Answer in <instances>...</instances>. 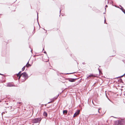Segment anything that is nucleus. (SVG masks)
Returning <instances> with one entry per match:
<instances>
[{
    "instance_id": "obj_1",
    "label": "nucleus",
    "mask_w": 125,
    "mask_h": 125,
    "mask_svg": "<svg viewBox=\"0 0 125 125\" xmlns=\"http://www.w3.org/2000/svg\"><path fill=\"white\" fill-rule=\"evenodd\" d=\"M125 121L124 119H121L115 121V125H124Z\"/></svg>"
},
{
    "instance_id": "obj_2",
    "label": "nucleus",
    "mask_w": 125,
    "mask_h": 125,
    "mask_svg": "<svg viewBox=\"0 0 125 125\" xmlns=\"http://www.w3.org/2000/svg\"><path fill=\"white\" fill-rule=\"evenodd\" d=\"M22 77H24V79L22 81V82H24L26 79H27L28 77V75L25 72H24L21 74Z\"/></svg>"
},
{
    "instance_id": "obj_3",
    "label": "nucleus",
    "mask_w": 125,
    "mask_h": 125,
    "mask_svg": "<svg viewBox=\"0 0 125 125\" xmlns=\"http://www.w3.org/2000/svg\"><path fill=\"white\" fill-rule=\"evenodd\" d=\"M42 119V118L40 117L38 118H35L33 120V123H39Z\"/></svg>"
},
{
    "instance_id": "obj_4",
    "label": "nucleus",
    "mask_w": 125,
    "mask_h": 125,
    "mask_svg": "<svg viewBox=\"0 0 125 125\" xmlns=\"http://www.w3.org/2000/svg\"><path fill=\"white\" fill-rule=\"evenodd\" d=\"M78 78H67L66 80H68L69 81L71 82H73L75 81L76 80L78 79Z\"/></svg>"
},
{
    "instance_id": "obj_5",
    "label": "nucleus",
    "mask_w": 125,
    "mask_h": 125,
    "mask_svg": "<svg viewBox=\"0 0 125 125\" xmlns=\"http://www.w3.org/2000/svg\"><path fill=\"white\" fill-rule=\"evenodd\" d=\"M80 110H78L74 114L73 117H75L77 116L78 115H79V114Z\"/></svg>"
},
{
    "instance_id": "obj_6",
    "label": "nucleus",
    "mask_w": 125,
    "mask_h": 125,
    "mask_svg": "<svg viewBox=\"0 0 125 125\" xmlns=\"http://www.w3.org/2000/svg\"><path fill=\"white\" fill-rule=\"evenodd\" d=\"M95 76H96L94 74H91L87 77L86 79L88 78H89V77H95Z\"/></svg>"
},
{
    "instance_id": "obj_7",
    "label": "nucleus",
    "mask_w": 125,
    "mask_h": 125,
    "mask_svg": "<svg viewBox=\"0 0 125 125\" xmlns=\"http://www.w3.org/2000/svg\"><path fill=\"white\" fill-rule=\"evenodd\" d=\"M7 86L8 87H11L13 86V85L11 83H9L7 84Z\"/></svg>"
},
{
    "instance_id": "obj_8",
    "label": "nucleus",
    "mask_w": 125,
    "mask_h": 125,
    "mask_svg": "<svg viewBox=\"0 0 125 125\" xmlns=\"http://www.w3.org/2000/svg\"><path fill=\"white\" fill-rule=\"evenodd\" d=\"M31 65L29 63V61H28L26 65H25L26 67L28 68L29 67L31 66Z\"/></svg>"
},
{
    "instance_id": "obj_9",
    "label": "nucleus",
    "mask_w": 125,
    "mask_h": 125,
    "mask_svg": "<svg viewBox=\"0 0 125 125\" xmlns=\"http://www.w3.org/2000/svg\"><path fill=\"white\" fill-rule=\"evenodd\" d=\"M119 6H120V7H121V8H120L118 7H117V8L120 9L122 10V11H123V12H124L123 11H125V10L124 9L123 7H122L121 6V5H120Z\"/></svg>"
},
{
    "instance_id": "obj_10",
    "label": "nucleus",
    "mask_w": 125,
    "mask_h": 125,
    "mask_svg": "<svg viewBox=\"0 0 125 125\" xmlns=\"http://www.w3.org/2000/svg\"><path fill=\"white\" fill-rule=\"evenodd\" d=\"M43 115L45 117H47V114L45 111H44L43 113Z\"/></svg>"
},
{
    "instance_id": "obj_11",
    "label": "nucleus",
    "mask_w": 125,
    "mask_h": 125,
    "mask_svg": "<svg viewBox=\"0 0 125 125\" xmlns=\"http://www.w3.org/2000/svg\"><path fill=\"white\" fill-rule=\"evenodd\" d=\"M67 110H65L63 111V114L64 115H65L67 114Z\"/></svg>"
},
{
    "instance_id": "obj_12",
    "label": "nucleus",
    "mask_w": 125,
    "mask_h": 125,
    "mask_svg": "<svg viewBox=\"0 0 125 125\" xmlns=\"http://www.w3.org/2000/svg\"><path fill=\"white\" fill-rule=\"evenodd\" d=\"M17 77H19L18 79H19V80L20 79V78L22 76L21 74V75H17Z\"/></svg>"
},
{
    "instance_id": "obj_13",
    "label": "nucleus",
    "mask_w": 125,
    "mask_h": 125,
    "mask_svg": "<svg viewBox=\"0 0 125 125\" xmlns=\"http://www.w3.org/2000/svg\"><path fill=\"white\" fill-rule=\"evenodd\" d=\"M21 71H20L17 74V75H21Z\"/></svg>"
},
{
    "instance_id": "obj_14",
    "label": "nucleus",
    "mask_w": 125,
    "mask_h": 125,
    "mask_svg": "<svg viewBox=\"0 0 125 125\" xmlns=\"http://www.w3.org/2000/svg\"><path fill=\"white\" fill-rule=\"evenodd\" d=\"M26 67V66H24L23 68H22V71H23L24 70H25V67Z\"/></svg>"
},
{
    "instance_id": "obj_15",
    "label": "nucleus",
    "mask_w": 125,
    "mask_h": 125,
    "mask_svg": "<svg viewBox=\"0 0 125 125\" xmlns=\"http://www.w3.org/2000/svg\"><path fill=\"white\" fill-rule=\"evenodd\" d=\"M59 94H58L57 96H55L53 98V99H56L58 97L59 95Z\"/></svg>"
},
{
    "instance_id": "obj_16",
    "label": "nucleus",
    "mask_w": 125,
    "mask_h": 125,
    "mask_svg": "<svg viewBox=\"0 0 125 125\" xmlns=\"http://www.w3.org/2000/svg\"><path fill=\"white\" fill-rule=\"evenodd\" d=\"M125 73H124L123 75H122L121 76H119V77H116V78H120V77H122L123 76H124V75H125Z\"/></svg>"
},
{
    "instance_id": "obj_17",
    "label": "nucleus",
    "mask_w": 125,
    "mask_h": 125,
    "mask_svg": "<svg viewBox=\"0 0 125 125\" xmlns=\"http://www.w3.org/2000/svg\"><path fill=\"white\" fill-rule=\"evenodd\" d=\"M74 73H66L65 74H71Z\"/></svg>"
},
{
    "instance_id": "obj_18",
    "label": "nucleus",
    "mask_w": 125,
    "mask_h": 125,
    "mask_svg": "<svg viewBox=\"0 0 125 125\" xmlns=\"http://www.w3.org/2000/svg\"><path fill=\"white\" fill-rule=\"evenodd\" d=\"M38 13H37V20L38 21Z\"/></svg>"
},
{
    "instance_id": "obj_19",
    "label": "nucleus",
    "mask_w": 125,
    "mask_h": 125,
    "mask_svg": "<svg viewBox=\"0 0 125 125\" xmlns=\"http://www.w3.org/2000/svg\"><path fill=\"white\" fill-rule=\"evenodd\" d=\"M104 18H105V20H104V23H105V21H106L105 17H104Z\"/></svg>"
},
{
    "instance_id": "obj_20",
    "label": "nucleus",
    "mask_w": 125,
    "mask_h": 125,
    "mask_svg": "<svg viewBox=\"0 0 125 125\" xmlns=\"http://www.w3.org/2000/svg\"><path fill=\"white\" fill-rule=\"evenodd\" d=\"M44 53H46V54H47V53H46V51H44Z\"/></svg>"
},
{
    "instance_id": "obj_21",
    "label": "nucleus",
    "mask_w": 125,
    "mask_h": 125,
    "mask_svg": "<svg viewBox=\"0 0 125 125\" xmlns=\"http://www.w3.org/2000/svg\"><path fill=\"white\" fill-rule=\"evenodd\" d=\"M98 70L99 71V73H100V69L99 68H98Z\"/></svg>"
},
{
    "instance_id": "obj_22",
    "label": "nucleus",
    "mask_w": 125,
    "mask_h": 125,
    "mask_svg": "<svg viewBox=\"0 0 125 125\" xmlns=\"http://www.w3.org/2000/svg\"><path fill=\"white\" fill-rule=\"evenodd\" d=\"M105 7H107L108 6H107V5H105Z\"/></svg>"
},
{
    "instance_id": "obj_23",
    "label": "nucleus",
    "mask_w": 125,
    "mask_h": 125,
    "mask_svg": "<svg viewBox=\"0 0 125 125\" xmlns=\"http://www.w3.org/2000/svg\"><path fill=\"white\" fill-rule=\"evenodd\" d=\"M51 102H52L51 101V102H48V104H49V103H51Z\"/></svg>"
},
{
    "instance_id": "obj_24",
    "label": "nucleus",
    "mask_w": 125,
    "mask_h": 125,
    "mask_svg": "<svg viewBox=\"0 0 125 125\" xmlns=\"http://www.w3.org/2000/svg\"><path fill=\"white\" fill-rule=\"evenodd\" d=\"M21 103L20 102H18L17 103V104H20Z\"/></svg>"
},
{
    "instance_id": "obj_25",
    "label": "nucleus",
    "mask_w": 125,
    "mask_h": 125,
    "mask_svg": "<svg viewBox=\"0 0 125 125\" xmlns=\"http://www.w3.org/2000/svg\"><path fill=\"white\" fill-rule=\"evenodd\" d=\"M83 64H85V63L84 62H83Z\"/></svg>"
},
{
    "instance_id": "obj_26",
    "label": "nucleus",
    "mask_w": 125,
    "mask_h": 125,
    "mask_svg": "<svg viewBox=\"0 0 125 125\" xmlns=\"http://www.w3.org/2000/svg\"><path fill=\"white\" fill-rule=\"evenodd\" d=\"M98 112L99 113H100V112L99 111V110H98Z\"/></svg>"
},
{
    "instance_id": "obj_27",
    "label": "nucleus",
    "mask_w": 125,
    "mask_h": 125,
    "mask_svg": "<svg viewBox=\"0 0 125 125\" xmlns=\"http://www.w3.org/2000/svg\"><path fill=\"white\" fill-rule=\"evenodd\" d=\"M92 103L93 104H94V103H93V101H92Z\"/></svg>"
},
{
    "instance_id": "obj_28",
    "label": "nucleus",
    "mask_w": 125,
    "mask_h": 125,
    "mask_svg": "<svg viewBox=\"0 0 125 125\" xmlns=\"http://www.w3.org/2000/svg\"><path fill=\"white\" fill-rule=\"evenodd\" d=\"M101 108H99L98 109V110H99H99H100V109Z\"/></svg>"
},
{
    "instance_id": "obj_29",
    "label": "nucleus",
    "mask_w": 125,
    "mask_h": 125,
    "mask_svg": "<svg viewBox=\"0 0 125 125\" xmlns=\"http://www.w3.org/2000/svg\"><path fill=\"white\" fill-rule=\"evenodd\" d=\"M46 105H47V104H45V106H46Z\"/></svg>"
},
{
    "instance_id": "obj_30",
    "label": "nucleus",
    "mask_w": 125,
    "mask_h": 125,
    "mask_svg": "<svg viewBox=\"0 0 125 125\" xmlns=\"http://www.w3.org/2000/svg\"><path fill=\"white\" fill-rule=\"evenodd\" d=\"M0 75H3V74H2L0 73Z\"/></svg>"
},
{
    "instance_id": "obj_31",
    "label": "nucleus",
    "mask_w": 125,
    "mask_h": 125,
    "mask_svg": "<svg viewBox=\"0 0 125 125\" xmlns=\"http://www.w3.org/2000/svg\"><path fill=\"white\" fill-rule=\"evenodd\" d=\"M91 115H90V117H91Z\"/></svg>"
},
{
    "instance_id": "obj_32",
    "label": "nucleus",
    "mask_w": 125,
    "mask_h": 125,
    "mask_svg": "<svg viewBox=\"0 0 125 125\" xmlns=\"http://www.w3.org/2000/svg\"><path fill=\"white\" fill-rule=\"evenodd\" d=\"M61 10H60V13L61 12Z\"/></svg>"
},
{
    "instance_id": "obj_33",
    "label": "nucleus",
    "mask_w": 125,
    "mask_h": 125,
    "mask_svg": "<svg viewBox=\"0 0 125 125\" xmlns=\"http://www.w3.org/2000/svg\"><path fill=\"white\" fill-rule=\"evenodd\" d=\"M32 50H31V52H32Z\"/></svg>"
},
{
    "instance_id": "obj_34",
    "label": "nucleus",
    "mask_w": 125,
    "mask_h": 125,
    "mask_svg": "<svg viewBox=\"0 0 125 125\" xmlns=\"http://www.w3.org/2000/svg\"><path fill=\"white\" fill-rule=\"evenodd\" d=\"M44 30H45V29H44Z\"/></svg>"
},
{
    "instance_id": "obj_35",
    "label": "nucleus",
    "mask_w": 125,
    "mask_h": 125,
    "mask_svg": "<svg viewBox=\"0 0 125 125\" xmlns=\"http://www.w3.org/2000/svg\"><path fill=\"white\" fill-rule=\"evenodd\" d=\"M44 50V48H43V50Z\"/></svg>"
},
{
    "instance_id": "obj_36",
    "label": "nucleus",
    "mask_w": 125,
    "mask_h": 125,
    "mask_svg": "<svg viewBox=\"0 0 125 125\" xmlns=\"http://www.w3.org/2000/svg\"><path fill=\"white\" fill-rule=\"evenodd\" d=\"M105 10H106V8H105Z\"/></svg>"
}]
</instances>
